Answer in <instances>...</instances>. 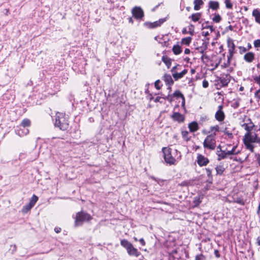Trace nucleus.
I'll return each instance as SVG.
<instances>
[{
	"label": "nucleus",
	"instance_id": "obj_44",
	"mask_svg": "<svg viewBox=\"0 0 260 260\" xmlns=\"http://www.w3.org/2000/svg\"><path fill=\"white\" fill-rule=\"evenodd\" d=\"M189 28V34L191 35H193L194 34V26L192 25H190L188 27Z\"/></svg>",
	"mask_w": 260,
	"mask_h": 260
},
{
	"label": "nucleus",
	"instance_id": "obj_47",
	"mask_svg": "<svg viewBox=\"0 0 260 260\" xmlns=\"http://www.w3.org/2000/svg\"><path fill=\"white\" fill-rule=\"evenodd\" d=\"M206 171L207 172V175L208 176V177L211 178L212 179V172L211 170H210L208 168L206 169Z\"/></svg>",
	"mask_w": 260,
	"mask_h": 260
},
{
	"label": "nucleus",
	"instance_id": "obj_50",
	"mask_svg": "<svg viewBox=\"0 0 260 260\" xmlns=\"http://www.w3.org/2000/svg\"><path fill=\"white\" fill-rule=\"evenodd\" d=\"M182 99V104H181V106L182 107V108L185 109V98L184 97L181 98Z\"/></svg>",
	"mask_w": 260,
	"mask_h": 260
},
{
	"label": "nucleus",
	"instance_id": "obj_26",
	"mask_svg": "<svg viewBox=\"0 0 260 260\" xmlns=\"http://www.w3.org/2000/svg\"><path fill=\"white\" fill-rule=\"evenodd\" d=\"M30 120L27 118L24 119L21 122L20 126L24 128L30 125Z\"/></svg>",
	"mask_w": 260,
	"mask_h": 260
},
{
	"label": "nucleus",
	"instance_id": "obj_42",
	"mask_svg": "<svg viewBox=\"0 0 260 260\" xmlns=\"http://www.w3.org/2000/svg\"><path fill=\"white\" fill-rule=\"evenodd\" d=\"M254 46L255 48L260 47V39L256 40L254 41L253 43Z\"/></svg>",
	"mask_w": 260,
	"mask_h": 260
},
{
	"label": "nucleus",
	"instance_id": "obj_63",
	"mask_svg": "<svg viewBox=\"0 0 260 260\" xmlns=\"http://www.w3.org/2000/svg\"><path fill=\"white\" fill-rule=\"evenodd\" d=\"M129 22H133L132 18H129Z\"/></svg>",
	"mask_w": 260,
	"mask_h": 260
},
{
	"label": "nucleus",
	"instance_id": "obj_29",
	"mask_svg": "<svg viewBox=\"0 0 260 260\" xmlns=\"http://www.w3.org/2000/svg\"><path fill=\"white\" fill-rule=\"evenodd\" d=\"M227 153V150L226 151H218L217 152V155L219 157L218 158V160H220L221 159H223L225 157H226V156L228 155H229Z\"/></svg>",
	"mask_w": 260,
	"mask_h": 260
},
{
	"label": "nucleus",
	"instance_id": "obj_27",
	"mask_svg": "<svg viewBox=\"0 0 260 260\" xmlns=\"http://www.w3.org/2000/svg\"><path fill=\"white\" fill-rule=\"evenodd\" d=\"M162 61L165 63L168 68H170L172 62L171 59L170 58L166 56H163L162 57Z\"/></svg>",
	"mask_w": 260,
	"mask_h": 260
},
{
	"label": "nucleus",
	"instance_id": "obj_3",
	"mask_svg": "<svg viewBox=\"0 0 260 260\" xmlns=\"http://www.w3.org/2000/svg\"><path fill=\"white\" fill-rule=\"evenodd\" d=\"M120 244L126 250L129 255L134 256L137 257L140 255L141 253L138 250L134 247L133 245L127 240H121L120 241Z\"/></svg>",
	"mask_w": 260,
	"mask_h": 260
},
{
	"label": "nucleus",
	"instance_id": "obj_15",
	"mask_svg": "<svg viewBox=\"0 0 260 260\" xmlns=\"http://www.w3.org/2000/svg\"><path fill=\"white\" fill-rule=\"evenodd\" d=\"M228 47L229 48V52L230 54V56L233 55L234 51L235 50V46L233 40L231 38H228L227 40Z\"/></svg>",
	"mask_w": 260,
	"mask_h": 260
},
{
	"label": "nucleus",
	"instance_id": "obj_53",
	"mask_svg": "<svg viewBox=\"0 0 260 260\" xmlns=\"http://www.w3.org/2000/svg\"><path fill=\"white\" fill-rule=\"evenodd\" d=\"M190 51L188 48L185 49V50H184V53L186 54H188L190 53Z\"/></svg>",
	"mask_w": 260,
	"mask_h": 260
},
{
	"label": "nucleus",
	"instance_id": "obj_19",
	"mask_svg": "<svg viewBox=\"0 0 260 260\" xmlns=\"http://www.w3.org/2000/svg\"><path fill=\"white\" fill-rule=\"evenodd\" d=\"M230 82V76L226 75L225 76H223L220 79V83L222 84V86H225L228 85L229 83Z\"/></svg>",
	"mask_w": 260,
	"mask_h": 260
},
{
	"label": "nucleus",
	"instance_id": "obj_13",
	"mask_svg": "<svg viewBox=\"0 0 260 260\" xmlns=\"http://www.w3.org/2000/svg\"><path fill=\"white\" fill-rule=\"evenodd\" d=\"M171 118L173 120L181 123L184 121L185 117L183 115L178 112H174L171 116Z\"/></svg>",
	"mask_w": 260,
	"mask_h": 260
},
{
	"label": "nucleus",
	"instance_id": "obj_45",
	"mask_svg": "<svg viewBox=\"0 0 260 260\" xmlns=\"http://www.w3.org/2000/svg\"><path fill=\"white\" fill-rule=\"evenodd\" d=\"M196 260H205V257L203 254H199L196 256Z\"/></svg>",
	"mask_w": 260,
	"mask_h": 260
},
{
	"label": "nucleus",
	"instance_id": "obj_1",
	"mask_svg": "<svg viewBox=\"0 0 260 260\" xmlns=\"http://www.w3.org/2000/svg\"><path fill=\"white\" fill-rule=\"evenodd\" d=\"M243 140L246 149L251 152H253L254 147L253 144L255 142H260V138L258 137L254 129L246 132L243 137Z\"/></svg>",
	"mask_w": 260,
	"mask_h": 260
},
{
	"label": "nucleus",
	"instance_id": "obj_40",
	"mask_svg": "<svg viewBox=\"0 0 260 260\" xmlns=\"http://www.w3.org/2000/svg\"><path fill=\"white\" fill-rule=\"evenodd\" d=\"M224 3L226 8L232 9L233 8V4L230 0H225Z\"/></svg>",
	"mask_w": 260,
	"mask_h": 260
},
{
	"label": "nucleus",
	"instance_id": "obj_7",
	"mask_svg": "<svg viewBox=\"0 0 260 260\" xmlns=\"http://www.w3.org/2000/svg\"><path fill=\"white\" fill-rule=\"evenodd\" d=\"M240 125L246 132L254 129V124L251 120L247 116H244L242 121L240 122Z\"/></svg>",
	"mask_w": 260,
	"mask_h": 260
},
{
	"label": "nucleus",
	"instance_id": "obj_24",
	"mask_svg": "<svg viewBox=\"0 0 260 260\" xmlns=\"http://www.w3.org/2000/svg\"><path fill=\"white\" fill-rule=\"evenodd\" d=\"M29 133V130L27 128H20L17 131V134L20 137H23L27 135Z\"/></svg>",
	"mask_w": 260,
	"mask_h": 260
},
{
	"label": "nucleus",
	"instance_id": "obj_58",
	"mask_svg": "<svg viewBox=\"0 0 260 260\" xmlns=\"http://www.w3.org/2000/svg\"><path fill=\"white\" fill-rule=\"evenodd\" d=\"M256 66H257V69H259V71L260 72V62L257 63Z\"/></svg>",
	"mask_w": 260,
	"mask_h": 260
},
{
	"label": "nucleus",
	"instance_id": "obj_38",
	"mask_svg": "<svg viewBox=\"0 0 260 260\" xmlns=\"http://www.w3.org/2000/svg\"><path fill=\"white\" fill-rule=\"evenodd\" d=\"M193 202L195 206H198L202 202L201 197L199 196L195 197Z\"/></svg>",
	"mask_w": 260,
	"mask_h": 260
},
{
	"label": "nucleus",
	"instance_id": "obj_22",
	"mask_svg": "<svg viewBox=\"0 0 260 260\" xmlns=\"http://www.w3.org/2000/svg\"><path fill=\"white\" fill-rule=\"evenodd\" d=\"M164 80L165 81L167 84L169 85H172L174 83L172 76L169 74H165L164 75Z\"/></svg>",
	"mask_w": 260,
	"mask_h": 260
},
{
	"label": "nucleus",
	"instance_id": "obj_16",
	"mask_svg": "<svg viewBox=\"0 0 260 260\" xmlns=\"http://www.w3.org/2000/svg\"><path fill=\"white\" fill-rule=\"evenodd\" d=\"M255 54L252 52L246 53L244 56V59L245 61L250 63L252 62L254 59Z\"/></svg>",
	"mask_w": 260,
	"mask_h": 260
},
{
	"label": "nucleus",
	"instance_id": "obj_36",
	"mask_svg": "<svg viewBox=\"0 0 260 260\" xmlns=\"http://www.w3.org/2000/svg\"><path fill=\"white\" fill-rule=\"evenodd\" d=\"M38 200V197L36 195H33L31 198V199L29 202V204L31 205L32 207L35 206L36 203Z\"/></svg>",
	"mask_w": 260,
	"mask_h": 260
},
{
	"label": "nucleus",
	"instance_id": "obj_41",
	"mask_svg": "<svg viewBox=\"0 0 260 260\" xmlns=\"http://www.w3.org/2000/svg\"><path fill=\"white\" fill-rule=\"evenodd\" d=\"M253 79L254 81L259 86L260 88V75L255 76L253 77Z\"/></svg>",
	"mask_w": 260,
	"mask_h": 260
},
{
	"label": "nucleus",
	"instance_id": "obj_20",
	"mask_svg": "<svg viewBox=\"0 0 260 260\" xmlns=\"http://www.w3.org/2000/svg\"><path fill=\"white\" fill-rule=\"evenodd\" d=\"M208 7L213 10H217L219 9V4L217 1H210L208 3Z\"/></svg>",
	"mask_w": 260,
	"mask_h": 260
},
{
	"label": "nucleus",
	"instance_id": "obj_64",
	"mask_svg": "<svg viewBox=\"0 0 260 260\" xmlns=\"http://www.w3.org/2000/svg\"><path fill=\"white\" fill-rule=\"evenodd\" d=\"M168 89L169 90V92H170L171 90V87L170 86V87H169Z\"/></svg>",
	"mask_w": 260,
	"mask_h": 260
},
{
	"label": "nucleus",
	"instance_id": "obj_35",
	"mask_svg": "<svg viewBox=\"0 0 260 260\" xmlns=\"http://www.w3.org/2000/svg\"><path fill=\"white\" fill-rule=\"evenodd\" d=\"M254 98L257 102L258 105L260 106V88L257 90L254 93Z\"/></svg>",
	"mask_w": 260,
	"mask_h": 260
},
{
	"label": "nucleus",
	"instance_id": "obj_61",
	"mask_svg": "<svg viewBox=\"0 0 260 260\" xmlns=\"http://www.w3.org/2000/svg\"><path fill=\"white\" fill-rule=\"evenodd\" d=\"M257 243L259 245H260V239H258L257 240Z\"/></svg>",
	"mask_w": 260,
	"mask_h": 260
},
{
	"label": "nucleus",
	"instance_id": "obj_4",
	"mask_svg": "<svg viewBox=\"0 0 260 260\" xmlns=\"http://www.w3.org/2000/svg\"><path fill=\"white\" fill-rule=\"evenodd\" d=\"M181 66L177 64L173 67L171 69L172 76L175 80L182 78L188 72L186 69L181 71Z\"/></svg>",
	"mask_w": 260,
	"mask_h": 260
},
{
	"label": "nucleus",
	"instance_id": "obj_48",
	"mask_svg": "<svg viewBox=\"0 0 260 260\" xmlns=\"http://www.w3.org/2000/svg\"><path fill=\"white\" fill-rule=\"evenodd\" d=\"M188 132L186 131H182V137L184 138V139H186V137H187L188 136Z\"/></svg>",
	"mask_w": 260,
	"mask_h": 260
},
{
	"label": "nucleus",
	"instance_id": "obj_11",
	"mask_svg": "<svg viewBox=\"0 0 260 260\" xmlns=\"http://www.w3.org/2000/svg\"><path fill=\"white\" fill-rule=\"evenodd\" d=\"M222 106L220 105L218 106V110L215 113V117L218 121H222L225 117L224 113L222 110Z\"/></svg>",
	"mask_w": 260,
	"mask_h": 260
},
{
	"label": "nucleus",
	"instance_id": "obj_17",
	"mask_svg": "<svg viewBox=\"0 0 260 260\" xmlns=\"http://www.w3.org/2000/svg\"><path fill=\"white\" fill-rule=\"evenodd\" d=\"M252 15L254 18L255 22L260 25V11L258 9H254Z\"/></svg>",
	"mask_w": 260,
	"mask_h": 260
},
{
	"label": "nucleus",
	"instance_id": "obj_49",
	"mask_svg": "<svg viewBox=\"0 0 260 260\" xmlns=\"http://www.w3.org/2000/svg\"><path fill=\"white\" fill-rule=\"evenodd\" d=\"M202 85H203V87L204 88H207L208 86V82L207 80H204L203 81Z\"/></svg>",
	"mask_w": 260,
	"mask_h": 260
},
{
	"label": "nucleus",
	"instance_id": "obj_14",
	"mask_svg": "<svg viewBox=\"0 0 260 260\" xmlns=\"http://www.w3.org/2000/svg\"><path fill=\"white\" fill-rule=\"evenodd\" d=\"M214 31L213 27L211 25H206L203 27L202 34L203 36L207 37Z\"/></svg>",
	"mask_w": 260,
	"mask_h": 260
},
{
	"label": "nucleus",
	"instance_id": "obj_37",
	"mask_svg": "<svg viewBox=\"0 0 260 260\" xmlns=\"http://www.w3.org/2000/svg\"><path fill=\"white\" fill-rule=\"evenodd\" d=\"M217 174L221 175L224 171V168L222 166H217L215 168Z\"/></svg>",
	"mask_w": 260,
	"mask_h": 260
},
{
	"label": "nucleus",
	"instance_id": "obj_25",
	"mask_svg": "<svg viewBox=\"0 0 260 260\" xmlns=\"http://www.w3.org/2000/svg\"><path fill=\"white\" fill-rule=\"evenodd\" d=\"M172 51L174 54L178 55L182 52V48L179 45H175L173 47Z\"/></svg>",
	"mask_w": 260,
	"mask_h": 260
},
{
	"label": "nucleus",
	"instance_id": "obj_39",
	"mask_svg": "<svg viewBox=\"0 0 260 260\" xmlns=\"http://www.w3.org/2000/svg\"><path fill=\"white\" fill-rule=\"evenodd\" d=\"M221 20V18L219 14H215L212 18V20L216 22L219 23Z\"/></svg>",
	"mask_w": 260,
	"mask_h": 260
},
{
	"label": "nucleus",
	"instance_id": "obj_23",
	"mask_svg": "<svg viewBox=\"0 0 260 260\" xmlns=\"http://www.w3.org/2000/svg\"><path fill=\"white\" fill-rule=\"evenodd\" d=\"M194 10L196 11L199 10L201 9V6L203 5V2L202 0H194L193 2Z\"/></svg>",
	"mask_w": 260,
	"mask_h": 260
},
{
	"label": "nucleus",
	"instance_id": "obj_32",
	"mask_svg": "<svg viewBox=\"0 0 260 260\" xmlns=\"http://www.w3.org/2000/svg\"><path fill=\"white\" fill-rule=\"evenodd\" d=\"M191 40L192 38L190 37L184 38L181 40V44L188 46L191 43Z\"/></svg>",
	"mask_w": 260,
	"mask_h": 260
},
{
	"label": "nucleus",
	"instance_id": "obj_54",
	"mask_svg": "<svg viewBox=\"0 0 260 260\" xmlns=\"http://www.w3.org/2000/svg\"><path fill=\"white\" fill-rule=\"evenodd\" d=\"M160 99H161V98H160V97H159V96H157V97H156V98L154 99V101L155 102H156H156H159V101H160Z\"/></svg>",
	"mask_w": 260,
	"mask_h": 260
},
{
	"label": "nucleus",
	"instance_id": "obj_59",
	"mask_svg": "<svg viewBox=\"0 0 260 260\" xmlns=\"http://www.w3.org/2000/svg\"><path fill=\"white\" fill-rule=\"evenodd\" d=\"M195 73V70L194 69H191V73L192 74H194Z\"/></svg>",
	"mask_w": 260,
	"mask_h": 260
},
{
	"label": "nucleus",
	"instance_id": "obj_51",
	"mask_svg": "<svg viewBox=\"0 0 260 260\" xmlns=\"http://www.w3.org/2000/svg\"><path fill=\"white\" fill-rule=\"evenodd\" d=\"M139 242L141 243L142 245L144 246L145 245V242L143 238H141L139 240Z\"/></svg>",
	"mask_w": 260,
	"mask_h": 260
},
{
	"label": "nucleus",
	"instance_id": "obj_2",
	"mask_svg": "<svg viewBox=\"0 0 260 260\" xmlns=\"http://www.w3.org/2000/svg\"><path fill=\"white\" fill-rule=\"evenodd\" d=\"M55 126L61 130H67L69 127L68 116L64 113L57 112L55 115Z\"/></svg>",
	"mask_w": 260,
	"mask_h": 260
},
{
	"label": "nucleus",
	"instance_id": "obj_46",
	"mask_svg": "<svg viewBox=\"0 0 260 260\" xmlns=\"http://www.w3.org/2000/svg\"><path fill=\"white\" fill-rule=\"evenodd\" d=\"M160 82L159 80H157L154 83L155 87L158 90L160 89V86H159Z\"/></svg>",
	"mask_w": 260,
	"mask_h": 260
},
{
	"label": "nucleus",
	"instance_id": "obj_5",
	"mask_svg": "<svg viewBox=\"0 0 260 260\" xmlns=\"http://www.w3.org/2000/svg\"><path fill=\"white\" fill-rule=\"evenodd\" d=\"M91 219V216L86 213L80 212L76 214L75 221V225L78 226L81 225L84 221H88Z\"/></svg>",
	"mask_w": 260,
	"mask_h": 260
},
{
	"label": "nucleus",
	"instance_id": "obj_6",
	"mask_svg": "<svg viewBox=\"0 0 260 260\" xmlns=\"http://www.w3.org/2000/svg\"><path fill=\"white\" fill-rule=\"evenodd\" d=\"M162 150L166 162L170 165H175L176 164V160L172 156L171 149L168 147H164L162 148Z\"/></svg>",
	"mask_w": 260,
	"mask_h": 260
},
{
	"label": "nucleus",
	"instance_id": "obj_60",
	"mask_svg": "<svg viewBox=\"0 0 260 260\" xmlns=\"http://www.w3.org/2000/svg\"><path fill=\"white\" fill-rule=\"evenodd\" d=\"M229 28L230 30H233V27H232V26H231V25H230V26H229Z\"/></svg>",
	"mask_w": 260,
	"mask_h": 260
},
{
	"label": "nucleus",
	"instance_id": "obj_28",
	"mask_svg": "<svg viewBox=\"0 0 260 260\" xmlns=\"http://www.w3.org/2000/svg\"><path fill=\"white\" fill-rule=\"evenodd\" d=\"M164 21H165V20H163V19H159L158 21L154 22L153 23H151L150 24V27H151V28H154V27H156L159 26H160V25L162 23H164Z\"/></svg>",
	"mask_w": 260,
	"mask_h": 260
},
{
	"label": "nucleus",
	"instance_id": "obj_9",
	"mask_svg": "<svg viewBox=\"0 0 260 260\" xmlns=\"http://www.w3.org/2000/svg\"><path fill=\"white\" fill-rule=\"evenodd\" d=\"M197 158V163L200 167L206 166L209 162L208 158L201 154H198Z\"/></svg>",
	"mask_w": 260,
	"mask_h": 260
},
{
	"label": "nucleus",
	"instance_id": "obj_34",
	"mask_svg": "<svg viewBox=\"0 0 260 260\" xmlns=\"http://www.w3.org/2000/svg\"><path fill=\"white\" fill-rule=\"evenodd\" d=\"M219 127L218 125H215L210 127V132L211 133V135L214 136L216 135V133L219 131Z\"/></svg>",
	"mask_w": 260,
	"mask_h": 260
},
{
	"label": "nucleus",
	"instance_id": "obj_18",
	"mask_svg": "<svg viewBox=\"0 0 260 260\" xmlns=\"http://www.w3.org/2000/svg\"><path fill=\"white\" fill-rule=\"evenodd\" d=\"M173 96L180 97L181 98L184 97L179 90H176L174 92L173 95H168L166 98H164V99L171 102L173 100Z\"/></svg>",
	"mask_w": 260,
	"mask_h": 260
},
{
	"label": "nucleus",
	"instance_id": "obj_52",
	"mask_svg": "<svg viewBox=\"0 0 260 260\" xmlns=\"http://www.w3.org/2000/svg\"><path fill=\"white\" fill-rule=\"evenodd\" d=\"M182 33L184 35H186V34H189V31L187 30V29L186 28H184L182 29Z\"/></svg>",
	"mask_w": 260,
	"mask_h": 260
},
{
	"label": "nucleus",
	"instance_id": "obj_31",
	"mask_svg": "<svg viewBox=\"0 0 260 260\" xmlns=\"http://www.w3.org/2000/svg\"><path fill=\"white\" fill-rule=\"evenodd\" d=\"M237 147V145H235L231 150H227L226 153H228L229 155H235L239 153L240 152V150H236Z\"/></svg>",
	"mask_w": 260,
	"mask_h": 260
},
{
	"label": "nucleus",
	"instance_id": "obj_21",
	"mask_svg": "<svg viewBox=\"0 0 260 260\" xmlns=\"http://www.w3.org/2000/svg\"><path fill=\"white\" fill-rule=\"evenodd\" d=\"M188 127L189 128V130L191 132H194L198 130L199 129V126L198 124L196 122H192L188 125Z\"/></svg>",
	"mask_w": 260,
	"mask_h": 260
},
{
	"label": "nucleus",
	"instance_id": "obj_56",
	"mask_svg": "<svg viewBox=\"0 0 260 260\" xmlns=\"http://www.w3.org/2000/svg\"><path fill=\"white\" fill-rule=\"evenodd\" d=\"M257 160L258 164L260 165V154L258 155V156L257 157Z\"/></svg>",
	"mask_w": 260,
	"mask_h": 260
},
{
	"label": "nucleus",
	"instance_id": "obj_8",
	"mask_svg": "<svg viewBox=\"0 0 260 260\" xmlns=\"http://www.w3.org/2000/svg\"><path fill=\"white\" fill-rule=\"evenodd\" d=\"M204 147L210 150H214L216 147V141L214 136L208 135L205 139L203 143Z\"/></svg>",
	"mask_w": 260,
	"mask_h": 260
},
{
	"label": "nucleus",
	"instance_id": "obj_55",
	"mask_svg": "<svg viewBox=\"0 0 260 260\" xmlns=\"http://www.w3.org/2000/svg\"><path fill=\"white\" fill-rule=\"evenodd\" d=\"M54 230L56 233H58L60 232L61 229L60 228H55Z\"/></svg>",
	"mask_w": 260,
	"mask_h": 260
},
{
	"label": "nucleus",
	"instance_id": "obj_33",
	"mask_svg": "<svg viewBox=\"0 0 260 260\" xmlns=\"http://www.w3.org/2000/svg\"><path fill=\"white\" fill-rule=\"evenodd\" d=\"M201 16V15L200 13H197L192 14L190 16V18L193 21L197 22L200 19Z\"/></svg>",
	"mask_w": 260,
	"mask_h": 260
},
{
	"label": "nucleus",
	"instance_id": "obj_62",
	"mask_svg": "<svg viewBox=\"0 0 260 260\" xmlns=\"http://www.w3.org/2000/svg\"><path fill=\"white\" fill-rule=\"evenodd\" d=\"M134 240H135V241H138V239H137V238L136 237H134Z\"/></svg>",
	"mask_w": 260,
	"mask_h": 260
},
{
	"label": "nucleus",
	"instance_id": "obj_10",
	"mask_svg": "<svg viewBox=\"0 0 260 260\" xmlns=\"http://www.w3.org/2000/svg\"><path fill=\"white\" fill-rule=\"evenodd\" d=\"M235 131V127H232L229 128L226 127L223 131L224 134L225 135V139L228 140H232L234 138V136L233 133Z\"/></svg>",
	"mask_w": 260,
	"mask_h": 260
},
{
	"label": "nucleus",
	"instance_id": "obj_57",
	"mask_svg": "<svg viewBox=\"0 0 260 260\" xmlns=\"http://www.w3.org/2000/svg\"><path fill=\"white\" fill-rule=\"evenodd\" d=\"M247 47H248V48H247L248 50L250 49L252 47L250 43L248 44Z\"/></svg>",
	"mask_w": 260,
	"mask_h": 260
},
{
	"label": "nucleus",
	"instance_id": "obj_30",
	"mask_svg": "<svg viewBox=\"0 0 260 260\" xmlns=\"http://www.w3.org/2000/svg\"><path fill=\"white\" fill-rule=\"evenodd\" d=\"M33 207L29 203L24 205L22 208L21 212L25 214L27 213Z\"/></svg>",
	"mask_w": 260,
	"mask_h": 260
},
{
	"label": "nucleus",
	"instance_id": "obj_43",
	"mask_svg": "<svg viewBox=\"0 0 260 260\" xmlns=\"http://www.w3.org/2000/svg\"><path fill=\"white\" fill-rule=\"evenodd\" d=\"M239 49L240 53L241 54L245 53L248 50L247 48H246L245 47H243V46H240L239 47Z\"/></svg>",
	"mask_w": 260,
	"mask_h": 260
},
{
	"label": "nucleus",
	"instance_id": "obj_12",
	"mask_svg": "<svg viewBox=\"0 0 260 260\" xmlns=\"http://www.w3.org/2000/svg\"><path fill=\"white\" fill-rule=\"evenodd\" d=\"M133 16L137 19H140L143 17V11L140 7H136L132 10Z\"/></svg>",
	"mask_w": 260,
	"mask_h": 260
}]
</instances>
